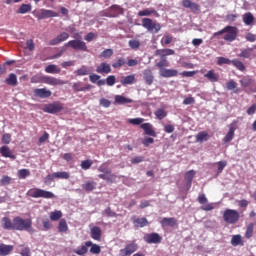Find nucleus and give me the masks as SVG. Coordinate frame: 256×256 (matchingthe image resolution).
<instances>
[{
	"mask_svg": "<svg viewBox=\"0 0 256 256\" xmlns=\"http://www.w3.org/2000/svg\"><path fill=\"white\" fill-rule=\"evenodd\" d=\"M14 231H27V233H35L33 229V220L31 218L23 219L21 216L14 217Z\"/></svg>",
	"mask_w": 256,
	"mask_h": 256,
	"instance_id": "nucleus-1",
	"label": "nucleus"
},
{
	"mask_svg": "<svg viewBox=\"0 0 256 256\" xmlns=\"http://www.w3.org/2000/svg\"><path fill=\"white\" fill-rule=\"evenodd\" d=\"M223 33H226V35L223 37L224 41H229V43H231L237 39V33H239V30L237 27L226 26L222 30L215 32L213 36L217 37L219 35H223Z\"/></svg>",
	"mask_w": 256,
	"mask_h": 256,
	"instance_id": "nucleus-2",
	"label": "nucleus"
},
{
	"mask_svg": "<svg viewBox=\"0 0 256 256\" xmlns=\"http://www.w3.org/2000/svg\"><path fill=\"white\" fill-rule=\"evenodd\" d=\"M98 171L102 173L98 175L99 179H103L106 183H115L117 181V175L111 173V169L106 164L100 165Z\"/></svg>",
	"mask_w": 256,
	"mask_h": 256,
	"instance_id": "nucleus-3",
	"label": "nucleus"
},
{
	"mask_svg": "<svg viewBox=\"0 0 256 256\" xmlns=\"http://www.w3.org/2000/svg\"><path fill=\"white\" fill-rule=\"evenodd\" d=\"M30 197H33V199H55V194L53 192L43 190L40 188H32L28 191Z\"/></svg>",
	"mask_w": 256,
	"mask_h": 256,
	"instance_id": "nucleus-4",
	"label": "nucleus"
},
{
	"mask_svg": "<svg viewBox=\"0 0 256 256\" xmlns=\"http://www.w3.org/2000/svg\"><path fill=\"white\" fill-rule=\"evenodd\" d=\"M240 217L239 212L233 209H226L223 213V219L225 223H228L229 225H235V223H238Z\"/></svg>",
	"mask_w": 256,
	"mask_h": 256,
	"instance_id": "nucleus-5",
	"label": "nucleus"
},
{
	"mask_svg": "<svg viewBox=\"0 0 256 256\" xmlns=\"http://www.w3.org/2000/svg\"><path fill=\"white\" fill-rule=\"evenodd\" d=\"M142 27L147 29L150 33H159V31H161V24L153 21L151 18H143Z\"/></svg>",
	"mask_w": 256,
	"mask_h": 256,
	"instance_id": "nucleus-6",
	"label": "nucleus"
},
{
	"mask_svg": "<svg viewBox=\"0 0 256 256\" xmlns=\"http://www.w3.org/2000/svg\"><path fill=\"white\" fill-rule=\"evenodd\" d=\"M65 47H71L74 51H87V43L80 39L70 40L65 44Z\"/></svg>",
	"mask_w": 256,
	"mask_h": 256,
	"instance_id": "nucleus-7",
	"label": "nucleus"
},
{
	"mask_svg": "<svg viewBox=\"0 0 256 256\" xmlns=\"http://www.w3.org/2000/svg\"><path fill=\"white\" fill-rule=\"evenodd\" d=\"M41 83L57 87V85H67V81L55 78L53 76H42L40 79Z\"/></svg>",
	"mask_w": 256,
	"mask_h": 256,
	"instance_id": "nucleus-8",
	"label": "nucleus"
},
{
	"mask_svg": "<svg viewBox=\"0 0 256 256\" xmlns=\"http://www.w3.org/2000/svg\"><path fill=\"white\" fill-rule=\"evenodd\" d=\"M139 249V245L135 243V241L126 244L123 249H120L118 256H131L135 251Z\"/></svg>",
	"mask_w": 256,
	"mask_h": 256,
	"instance_id": "nucleus-9",
	"label": "nucleus"
},
{
	"mask_svg": "<svg viewBox=\"0 0 256 256\" xmlns=\"http://www.w3.org/2000/svg\"><path fill=\"white\" fill-rule=\"evenodd\" d=\"M43 111L44 113H50L52 115H55V113H60V111H63V104L59 102L46 104L43 108Z\"/></svg>",
	"mask_w": 256,
	"mask_h": 256,
	"instance_id": "nucleus-10",
	"label": "nucleus"
},
{
	"mask_svg": "<svg viewBox=\"0 0 256 256\" xmlns=\"http://www.w3.org/2000/svg\"><path fill=\"white\" fill-rule=\"evenodd\" d=\"M144 241L149 244L159 245L163 241V237L159 233H150L144 236Z\"/></svg>",
	"mask_w": 256,
	"mask_h": 256,
	"instance_id": "nucleus-11",
	"label": "nucleus"
},
{
	"mask_svg": "<svg viewBox=\"0 0 256 256\" xmlns=\"http://www.w3.org/2000/svg\"><path fill=\"white\" fill-rule=\"evenodd\" d=\"M182 7L185 9H190L192 13H201V6L191 0H182Z\"/></svg>",
	"mask_w": 256,
	"mask_h": 256,
	"instance_id": "nucleus-12",
	"label": "nucleus"
},
{
	"mask_svg": "<svg viewBox=\"0 0 256 256\" xmlns=\"http://www.w3.org/2000/svg\"><path fill=\"white\" fill-rule=\"evenodd\" d=\"M1 225L5 231H15V218L11 220V218L5 216L1 219Z\"/></svg>",
	"mask_w": 256,
	"mask_h": 256,
	"instance_id": "nucleus-13",
	"label": "nucleus"
},
{
	"mask_svg": "<svg viewBox=\"0 0 256 256\" xmlns=\"http://www.w3.org/2000/svg\"><path fill=\"white\" fill-rule=\"evenodd\" d=\"M198 203H200L201 206V210L202 211H213L215 209V206H213V204H205L207 203V197L205 196V194H200L197 198Z\"/></svg>",
	"mask_w": 256,
	"mask_h": 256,
	"instance_id": "nucleus-14",
	"label": "nucleus"
},
{
	"mask_svg": "<svg viewBox=\"0 0 256 256\" xmlns=\"http://www.w3.org/2000/svg\"><path fill=\"white\" fill-rule=\"evenodd\" d=\"M38 20L49 19L51 17H58L57 12L53 10L41 9L39 13L35 15Z\"/></svg>",
	"mask_w": 256,
	"mask_h": 256,
	"instance_id": "nucleus-15",
	"label": "nucleus"
},
{
	"mask_svg": "<svg viewBox=\"0 0 256 256\" xmlns=\"http://www.w3.org/2000/svg\"><path fill=\"white\" fill-rule=\"evenodd\" d=\"M51 95H52L51 90H47V88L34 89V97H39L40 99H49Z\"/></svg>",
	"mask_w": 256,
	"mask_h": 256,
	"instance_id": "nucleus-16",
	"label": "nucleus"
},
{
	"mask_svg": "<svg viewBox=\"0 0 256 256\" xmlns=\"http://www.w3.org/2000/svg\"><path fill=\"white\" fill-rule=\"evenodd\" d=\"M96 73H99L100 75H109V73H111V65L107 62H101L96 67Z\"/></svg>",
	"mask_w": 256,
	"mask_h": 256,
	"instance_id": "nucleus-17",
	"label": "nucleus"
},
{
	"mask_svg": "<svg viewBox=\"0 0 256 256\" xmlns=\"http://www.w3.org/2000/svg\"><path fill=\"white\" fill-rule=\"evenodd\" d=\"M140 127L141 129H143L146 135H149L150 137H157V132H155V129L153 128V124L143 123L140 125Z\"/></svg>",
	"mask_w": 256,
	"mask_h": 256,
	"instance_id": "nucleus-18",
	"label": "nucleus"
},
{
	"mask_svg": "<svg viewBox=\"0 0 256 256\" xmlns=\"http://www.w3.org/2000/svg\"><path fill=\"white\" fill-rule=\"evenodd\" d=\"M155 55L161 59H167L169 55H175V50L169 48L158 49L155 51Z\"/></svg>",
	"mask_w": 256,
	"mask_h": 256,
	"instance_id": "nucleus-19",
	"label": "nucleus"
},
{
	"mask_svg": "<svg viewBox=\"0 0 256 256\" xmlns=\"http://www.w3.org/2000/svg\"><path fill=\"white\" fill-rule=\"evenodd\" d=\"M67 39H69V33L62 32L57 36V38L50 40L49 45H59L60 43H63V41H67Z\"/></svg>",
	"mask_w": 256,
	"mask_h": 256,
	"instance_id": "nucleus-20",
	"label": "nucleus"
},
{
	"mask_svg": "<svg viewBox=\"0 0 256 256\" xmlns=\"http://www.w3.org/2000/svg\"><path fill=\"white\" fill-rule=\"evenodd\" d=\"M177 75H179V71L176 69L162 68L160 70V77H165L166 79H169L170 77H177Z\"/></svg>",
	"mask_w": 256,
	"mask_h": 256,
	"instance_id": "nucleus-21",
	"label": "nucleus"
},
{
	"mask_svg": "<svg viewBox=\"0 0 256 256\" xmlns=\"http://www.w3.org/2000/svg\"><path fill=\"white\" fill-rule=\"evenodd\" d=\"M0 154L2 155V157H6L13 160L17 159V156L13 154V151H11V149L7 145L0 147Z\"/></svg>",
	"mask_w": 256,
	"mask_h": 256,
	"instance_id": "nucleus-22",
	"label": "nucleus"
},
{
	"mask_svg": "<svg viewBox=\"0 0 256 256\" xmlns=\"http://www.w3.org/2000/svg\"><path fill=\"white\" fill-rule=\"evenodd\" d=\"M72 87H73L74 91H76L77 93H79L81 91H91V89H93V86L91 84H86L84 86L83 82H76L73 84Z\"/></svg>",
	"mask_w": 256,
	"mask_h": 256,
	"instance_id": "nucleus-23",
	"label": "nucleus"
},
{
	"mask_svg": "<svg viewBox=\"0 0 256 256\" xmlns=\"http://www.w3.org/2000/svg\"><path fill=\"white\" fill-rule=\"evenodd\" d=\"M236 130H237V128L235 127V125H233V124L229 125V131L226 134V136L223 138L224 143H231V141H233V138L235 137Z\"/></svg>",
	"mask_w": 256,
	"mask_h": 256,
	"instance_id": "nucleus-24",
	"label": "nucleus"
},
{
	"mask_svg": "<svg viewBox=\"0 0 256 256\" xmlns=\"http://www.w3.org/2000/svg\"><path fill=\"white\" fill-rule=\"evenodd\" d=\"M204 77L210 81V83H217L219 81V73H216L215 70H209Z\"/></svg>",
	"mask_w": 256,
	"mask_h": 256,
	"instance_id": "nucleus-25",
	"label": "nucleus"
},
{
	"mask_svg": "<svg viewBox=\"0 0 256 256\" xmlns=\"http://www.w3.org/2000/svg\"><path fill=\"white\" fill-rule=\"evenodd\" d=\"M135 81V74L124 76L120 79V83L123 85V87H127V85H133Z\"/></svg>",
	"mask_w": 256,
	"mask_h": 256,
	"instance_id": "nucleus-26",
	"label": "nucleus"
},
{
	"mask_svg": "<svg viewBox=\"0 0 256 256\" xmlns=\"http://www.w3.org/2000/svg\"><path fill=\"white\" fill-rule=\"evenodd\" d=\"M160 224L162 225V227H175L177 226V220L173 217H165L160 221Z\"/></svg>",
	"mask_w": 256,
	"mask_h": 256,
	"instance_id": "nucleus-27",
	"label": "nucleus"
},
{
	"mask_svg": "<svg viewBox=\"0 0 256 256\" xmlns=\"http://www.w3.org/2000/svg\"><path fill=\"white\" fill-rule=\"evenodd\" d=\"M91 237L94 239V241H101V228L99 226H94L90 230Z\"/></svg>",
	"mask_w": 256,
	"mask_h": 256,
	"instance_id": "nucleus-28",
	"label": "nucleus"
},
{
	"mask_svg": "<svg viewBox=\"0 0 256 256\" xmlns=\"http://www.w3.org/2000/svg\"><path fill=\"white\" fill-rule=\"evenodd\" d=\"M82 189H84V191L87 193H91V191H95V189H97V182L86 181L84 184H82Z\"/></svg>",
	"mask_w": 256,
	"mask_h": 256,
	"instance_id": "nucleus-29",
	"label": "nucleus"
},
{
	"mask_svg": "<svg viewBox=\"0 0 256 256\" xmlns=\"http://www.w3.org/2000/svg\"><path fill=\"white\" fill-rule=\"evenodd\" d=\"M144 80L147 85H153V81H155V77L153 76V72L149 69L144 70L143 72Z\"/></svg>",
	"mask_w": 256,
	"mask_h": 256,
	"instance_id": "nucleus-30",
	"label": "nucleus"
},
{
	"mask_svg": "<svg viewBox=\"0 0 256 256\" xmlns=\"http://www.w3.org/2000/svg\"><path fill=\"white\" fill-rule=\"evenodd\" d=\"M86 247H91L90 253H92V255H99V253H101V246L98 244H93L92 241H87Z\"/></svg>",
	"mask_w": 256,
	"mask_h": 256,
	"instance_id": "nucleus-31",
	"label": "nucleus"
},
{
	"mask_svg": "<svg viewBox=\"0 0 256 256\" xmlns=\"http://www.w3.org/2000/svg\"><path fill=\"white\" fill-rule=\"evenodd\" d=\"M5 83L11 87H17V85H19V82L17 81V75L15 73H10L8 78L5 80Z\"/></svg>",
	"mask_w": 256,
	"mask_h": 256,
	"instance_id": "nucleus-32",
	"label": "nucleus"
},
{
	"mask_svg": "<svg viewBox=\"0 0 256 256\" xmlns=\"http://www.w3.org/2000/svg\"><path fill=\"white\" fill-rule=\"evenodd\" d=\"M75 75H77L78 77H83L85 75H91V69H89L88 66L83 65L81 68H79L78 70H76Z\"/></svg>",
	"mask_w": 256,
	"mask_h": 256,
	"instance_id": "nucleus-33",
	"label": "nucleus"
},
{
	"mask_svg": "<svg viewBox=\"0 0 256 256\" xmlns=\"http://www.w3.org/2000/svg\"><path fill=\"white\" fill-rule=\"evenodd\" d=\"M133 100L131 98H126L125 96L122 95H116L115 96V103L118 105H127V103H132Z\"/></svg>",
	"mask_w": 256,
	"mask_h": 256,
	"instance_id": "nucleus-34",
	"label": "nucleus"
},
{
	"mask_svg": "<svg viewBox=\"0 0 256 256\" xmlns=\"http://www.w3.org/2000/svg\"><path fill=\"white\" fill-rule=\"evenodd\" d=\"M45 73L57 75V74L61 73V68H58V66L55 64H50L45 68Z\"/></svg>",
	"mask_w": 256,
	"mask_h": 256,
	"instance_id": "nucleus-35",
	"label": "nucleus"
},
{
	"mask_svg": "<svg viewBox=\"0 0 256 256\" xmlns=\"http://www.w3.org/2000/svg\"><path fill=\"white\" fill-rule=\"evenodd\" d=\"M13 251V246L0 244V256L9 255Z\"/></svg>",
	"mask_w": 256,
	"mask_h": 256,
	"instance_id": "nucleus-36",
	"label": "nucleus"
},
{
	"mask_svg": "<svg viewBox=\"0 0 256 256\" xmlns=\"http://www.w3.org/2000/svg\"><path fill=\"white\" fill-rule=\"evenodd\" d=\"M197 143H203V141H209V133L207 131H201L196 135Z\"/></svg>",
	"mask_w": 256,
	"mask_h": 256,
	"instance_id": "nucleus-37",
	"label": "nucleus"
},
{
	"mask_svg": "<svg viewBox=\"0 0 256 256\" xmlns=\"http://www.w3.org/2000/svg\"><path fill=\"white\" fill-rule=\"evenodd\" d=\"M88 247L87 242H85L84 245L80 246L78 249H74V253H76V255L85 256L89 251Z\"/></svg>",
	"mask_w": 256,
	"mask_h": 256,
	"instance_id": "nucleus-38",
	"label": "nucleus"
},
{
	"mask_svg": "<svg viewBox=\"0 0 256 256\" xmlns=\"http://www.w3.org/2000/svg\"><path fill=\"white\" fill-rule=\"evenodd\" d=\"M243 23L246 25H253V21H255V17L251 14V12H247L242 17Z\"/></svg>",
	"mask_w": 256,
	"mask_h": 256,
	"instance_id": "nucleus-39",
	"label": "nucleus"
},
{
	"mask_svg": "<svg viewBox=\"0 0 256 256\" xmlns=\"http://www.w3.org/2000/svg\"><path fill=\"white\" fill-rule=\"evenodd\" d=\"M195 178V170H189L185 173V181H187L188 187H191L193 179Z\"/></svg>",
	"mask_w": 256,
	"mask_h": 256,
	"instance_id": "nucleus-40",
	"label": "nucleus"
},
{
	"mask_svg": "<svg viewBox=\"0 0 256 256\" xmlns=\"http://www.w3.org/2000/svg\"><path fill=\"white\" fill-rule=\"evenodd\" d=\"M59 233H67L69 231V226L67 225V221L65 219H61L58 224Z\"/></svg>",
	"mask_w": 256,
	"mask_h": 256,
	"instance_id": "nucleus-41",
	"label": "nucleus"
},
{
	"mask_svg": "<svg viewBox=\"0 0 256 256\" xmlns=\"http://www.w3.org/2000/svg\"><path fill=\"white\" fill-rule=\"evenodd\" d=\"M252 84H253V79L251 78V76H244L240 80L241 87H251Z\"/></svg>",
	"mask_w": 256,
	"mask_h": 256,
	"instance_id": "nucleus-42",
	"label": "nucleus"
},
{
	"mask_svg": "<svg viewBox=\"0 0 256 256\" xmlns=\"http://www.w3.org/2000/svg\"><path fill=\"white\" fill-rule=\"evenodd\" d=\"M154 115L156 118L159 119V121H162V119H165L167 117V111L163 108H159L154 112Z\"/></svg>",
	"mask_w": 256,
	"mask_h": 256,
	"instance_id": "nucleus-43",
	"label": "nucleus"
},
{
	"mask_svg": "<svg viewBox=\"0 0 256 256\" xmlns=\"http://www.w3.org/2000/svg\"><path fill=\"white\" fill-rule=\"evenodd\" d=\"M134 225H136V227H147L149 221H147V218H137L134 220Z\"/></svg>",
	"mask_w": 256,
	"mask_h": 256,
	"instance_id": "nucleus-44",
	"label": "nucleus"
},
{
	"mask_svg": "<svg viewBox=\"0 0 256 256\" xmlns=\"http://www.w3.org/2000/svg\"><path fill=\"white\" fill-rule=\"evenodd\" d=\"M31 9V4H21V6L18 9V13H20V15H25V13H29Z\"/></svg>",
	"mask_w": 256,
	"mask_h": 256,
	"instance_id": "nucleus-45",
	"label": "nucleus"
},
{
	"mask_svg": "<svg viewBox=\"0 0 256 256\" xmlns=\"http://www.w3.org/2000/svg\"><path fill=\"white\" fill-rule=\"evenodd\" d=\"M251 53H253V48H247L241 50V53L238 55V57H242L243 59H250Z\"/></svg>",
	"mask_w": 256,
	"mask_h": 256,
	"instance_id": "nucleus-46",
	"label": "nucleus"
},
{
	"mask_svg": "<svg viewBox=\"0 0 256 256\" xmlns=\"http://www.w3.org/2000/svg\"><path fill=\"white\" fill-rule=\"evenodd\" d=\"M100 59H111L113 57V49H105L99 55Z\"/></svg>",
	"mask_w": 256,
	"mask_h": 256,
	"instance_id": "nucleus-47",
	"label": "nucleus"
},
{
	"mask_svg": "<svg viewBox=\"0 0 256 256\" xmlns=\"http://www.w3.org/2000/svg\"><path fill=\"white\" fill-rule=\"evenodd\" d=\"M232 65L234 67H236V69H238V71H245V64H243V62H241V60H237V59H234L232 60Z\"/></svg>",
	"mask_w": 256,
	"mask_h": 256,
	"instance_id": "nucleus-48",
	"label": "nucleus"
},
{
	"mask_svg": "<svg viewBox=\"0 0 256 256\" xmlns=\"http://www.w3.org/2000/svg\"><path fill=\"white\" fill-rule=\"evenodd\" d=\"M63 217V213L59 210L50 213V220L51 221H59Z\"/></svg>",
	"mask_w": 256,
	"mask_h": 256,
	"instance_id": "nucleus-49",
	"label": "nucleus"
},
{
	"mask_svg": "<svg viewBox=\"0 0 256 256\" xmlns=\"http://www.w3.org/2000/svg\"><path fill=\"white\" fill-rule=\"evenodd\" d=\"M255 227L254 223H250L248 224L247 228H246V232H245V238L246 239H251V237H253V229Z\"/></svg>",
	"mask_w": 256,
	"mask_h": 256,
	"instance_id": "nucleus-50",
	"label": "nucleus"
},
{
	"mask_svg": "<svg viewBox=\"0 0 256 256\" xmlns=\"http://www.w3.org/2000/svg\"><path fill=\"white\" fill-rule=\"evenodd\" d=\"M93 165V160L87 159L81 162L80 167L84 171H87L88 169H91V166Z\"/></svg>",
	"mask_w": 256,
	"mask_h": 256,
	"instance_id": "nucleus-51",
	"label": "nucleus"
},
{
	"mask_svg": "<svg viewBox=\"0 0 256 256\" xmlns=\"http://www.w3.org/2000/svg\"><path fill=\"white\" fill-rule=\"evenodd\" d=\"M155 13H157L156 10L145 9L138 12V17H149V15H154Z\"/></svg>",
	"mask_w": 256,
	"mask_h": 256,
	"instance_id": "nucleus-52",
	"label": "nucleus"
},
{
	"mask_svg": "<svg viewBox=\"0 0 256 256\" xmlns=\"http://www.w3.org/2000/svg\"><path fill=\"white\" fill-rule=\"evenodd\" d=\"M54 177H56V179H69L71 175L69 172H54Z\"/></svg>",
	"mask_w": 256,
	"mask_h": 256,
	"instance_id": "nucleus-53",
	"label": "nucleus"
},
{
	"mask_svg": "<svg viewBox=\"0 0 256 256\" xmlns=\"http://www.w3.org/2000/svg\"><path fill=\"white\" fill-rule=\"evenodd\" d=\"M31 175V172H29L28 169H21L18 171V177L19 179H27Z\"/></svg>",
	"mask_w": 256,
	"mask_h": 256,
	"instance_id": "nucleus-54",
	"label": "nucleus"
},
{
	"mask_svg": "<svg viewBox=\"0 0 256 256\" xmlns=\"http://www.w3.org/2000/svg\"><path fill=\"white\" fill-rule=\"evenodd\" d=\"M156 67H158V69H163V67H169V61L167 60V58H161V60L156 63Z\"/></svg>",
	"mask_w": 256,
	"mask_h": 256,
	"instance_id": "nucleus-55",
	"label": "nucleus"
},
{
	"mask_svg": "<svg viewBox=\"0 0 256 256\" xmlns=\"http://www.w3.org/2000/svg\"><path fill=\"white\" fill-rule=\"evenodd\" d=\"M115 83H117V78L115 75H110L106 78V85H108V87H113Z\"/></svg>",
	"mask_w": 256,
	"mask_h": 256,
	"instance_id": "nucleus-56",
	"label": "nucleus"
},
{
	"mask_svg": "<svg viewBox=\"0 0 256 256\" xmlns=\"http://www.w3.org/2000/svg\"><path fill=\"white\" fill-rule=\"evenodd\" d=\"M241 235H234L231 239V245H233V247H237V245H241Z\"/></svg>",
	"mask_w": 256,
	"mask_h": 256,
	"instance_id": "nucleus-57",
	"label": "nucleus"
},
{
	"mask_svg": "<svg viewBox=\"0 0 256 256\" xmlns=\"http://www.w3.org/2000/svg\"><path fill=\"white\" fill-rule=\"evenodd\" d=\"M226 89L228 91H233L234 89H237V82L235 80L231 79L226 83Z\"/></svg>",
	"mask_w": 256,
	"mask_h": 256,
	"instance_id": "nucleus-58",
	"label": "nucleus"
},
{
	"mask_svg": "<svg viewBox=\"0 0 256 256\" xmlns=\"http://www.w3.org/2000/svg\"><path fill=\"white\" fill-rule=\"evenodd\" d=\"M123 65H125V58L121 57L112 64V67L113 69H120V67H123Z\"/></svg>",
	"mask_w": 256,
	"mask_h": 256,
	"instance_id": "nucleus-59",
	"label": "nucleus"
},
{
	"mask_svg": "<svg viewBox=\"0 0 256 256\" xmlns=\"http://www.w3.org/2000/svg\"><path fill=\"white\" fill-rule=\"evenodd\" d=\"M232 60L225 58V57H219L217 60V65H231Z\"/></svg>",
	"mask_w": 256,
	"mask_h": 256,
	"instance_id": "nucleus-60",
	"label": "nucleus"
},
{
	"mask_svg": "<svg viewBox=\"0 0 256 256\" xmlns=\"http://www.w3.org/2000/svg\"><path fill=\"white\" fill-rule=\"evenodd\" d=\"M128 45L131 49H139L141 42L139 40H129Z\"/></svg>",
	"mask_w": 256,
	"mask_h": 256,
	"instance_id": "nucleus-61",
	"label": "nucleus"
},
{
	"mask_svg": "<svg viewBox=\"0 0 256 256\" xmlns=\"http://www.w3.org/2000/svg\"><path fill=\"white\" fill-rule=\"evenodd\" d=\"M153 143H155V139L151 137H145L142 140V144L144 145V147H149L150 145H153Z\"/></svg>",
	"mask_w": 256,
	"mask_h": 256,
	"instance_id": "nucleus-62",
	"label": "nucleus"
},
{
	"mask_svg": "<svg viewBox=\"0 0 256 256\" xmlns=\"http://www.w3.org/2000/svg\"><path fill=\"white\" fill-rule=\"evenodd\" d=\"M2 143L4 145H9V143H11V134L9 133H5L2 135Z\"/></svg>",
	"mask_w": 256,
	"mask_h": 256,
	"instance_id": "nucleus-63",
	"label": "nucleus"
},
{
	"mask_svg": "<svg viewBox=\"0 0 256 256\" xmlns=\"http://www.w3.org/2000/svg\"><path fill=\"white\" fill-rule=\"evenodd\" d=\"M1 185H3L4 187L9 185L11 183V177L9 176H3L0 180Z\"/></svg>",
	"mask_w": 256,
	"mask_h": 256,
	"instance_id": "nucleus-64",
	"label": "nucleus"
}]
</instances>
